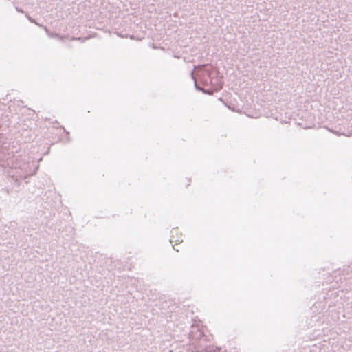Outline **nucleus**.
Instances as JSON below:
<instances>
[{"mask_svg": "<svg viewBox=\"0 0 352 352\" xmlns=\"http://www.w3.org/2000/svg\"><path fill=\"white\" fill-rule=\"evenodd\" d=\"M170 241L174 245L179 244L183 241L182 234L177 228H173L171 230Z\"/></svg>", "mask_w": 352, "mask_h": 352, "instance_id": "nucleus-1", "label": "nucleus"}]
</instances>
